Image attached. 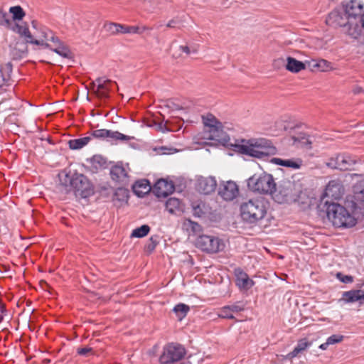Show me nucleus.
<instances>
[{"label":"nucleus","instance_id":"nucleus-53","mask_svg":"<svg viewBox=\"0 0 364 364\" xmlns=\"http://www.w3.org/2000/svg\"><path fill=\"white\" fill-rule=\"evenodd\" d=\"M168 123V121L166 122L165 124L163 122L155 123V125L156 127L157 130L161 131L162 132H168L170 129L166 127V124Z\"/></svg>","mask_w":364,"mask_h":364},{"label":"nucleus","instance_id":"nucleus-62","mask_svg":"<svg viewBox=\"0 0 364 364\" xmlns=\"http://www.w3.org/2000/svg\"><path fill=\"white\" fill-rule=\"evenodd\" d=\"M167 27H169V28H173L174 27V21H169L168 23H167Z\"/></svg>","mask_w":364,"mask_h":364},{"label":"nucleus","instance_id":"nucleus-34","mask_svg":"<svg viewBox=\"0 0 364 364\" xmlns=\"http://www.w3.org/2000/svg\"><path fill=\"white\" fill-rule=\"evenodd\" d=\"M203 122L205 126V129H208L215 126H220L221 122H219L215 116L211 114H208L205 116L202 117Z\"/></svg>","mask_w":364,"mask_h":364},{"label":"nucleus","instance_id":"nucleus-47","mask_svg":"<svg viewBox=\"0 0 364 364\" xmlns=\"http://www.w3.org/2000/svg\"><path fill=\"white\" fill-rule=\"evenodd\" d=\"M343 336L341 335H332L327 338V342L329 345H333L343 341Z\"/></svg>","mask_w":364,"mask_h":364},{"label":"nucleus","instance_id":"nucleus-20","mask_svg":"<svg viewBox=\"0 0 364 364\" xmlns=\"http://www.w3.org/2000/svg\"><path fill=\"white\" fill-rule=\"evenodd\" d=\"M341 301H343L346 303H353L359 301L360 304H364V290H350L344 291Z\"/></svg>","mask_w":364,"mask_h":364},{"label":"nucleus","instance_id":"nucleus-60","mask_svg":"<svg viewBox=\"0 0 364 364\" xmlns=\"http://www.w3.org/2000/svg\"><path fill=\"white\" fill-rule=\"evenodd\" d=\"M328 346H330V345L328 343V342L326 341L325 343L320 345L319 348H321V350H326L327 348L328 347Z\"/></svg>","mask_w":364,"mask_h":364},{"label":"nucleus","instance_id":"nucleus-22","mask_svg":"<svg viewBox=\"0 0 364 364\" xmlns=\"http://www.w3.org/2000/svg\"><path fill=\"white\" fill-rule=\"evenodd\" d=\"M353 199L356 205L364 208V180L358 181L353 186Z\"/></svg>","mask_w":364,"mask_h":364},{"label":"nucleus","instance_id":"nucleus-6","mask_svg":"<svg viewBox=\"0 0 364 364\" xmlns=\"http://www.w3.org/2000/svg\"><path fill=\"white\" fill-rule=\"evenodd\" d=\"M300 191V183L282 180L275 185L272 197L278 203H291L295 200L296 194Z\"/></svg>","mask_w":364,"mask_h":364},{"label":"nucleus","instance_id":"nucleus-13","mask_svg":"<svg viewBox=\"0 0 364 364\" xmlns=\"http://www.w3.org/2000/svg\"><path fill=\"white\" fill-rule=\"evenodd\" d=\"M343 186L339 180H332L329 181L325 189L323 196L321 198L322 202L331 198L333 200L340 199L344 194Z\"/></svg>","mask_w":364,"mask_h":364},{"label":"nucleus","instance_id":"nucleus-21","mask_svg":"<svg viewBox=\"0 0 364 364\" xmlns=\"http://www.w3.org/2000/svg\"><path fill=\"white\" fill-rule=\"evenodd\" d=\"M236 283L240 289H249L254 285V282L240 269H235Z\"/></svg>","mask_w":364,"mask_h":364},{"label":"nucleus","instance_id":"nucleus-39","mask_svg":"<svg viewBox=\"0 0 364 364\" xmlns=\"http://www.w3.org/2000/svg\"><path fill=\"white\" fill-rule=\"evenodd\" d=\"M179 206L180 200L176 198H170L166 202V209L171 213H173Z\"/></svg>","mask_w":364,"mask_h":364},{"label":"nucleus","instance_id":"nucleus-38","mask_svg":"<svg viewBox=\"0 0 364 364\" xmlns=\"http://www.w3.org/2000/svg\"><path fill=\"white\" fill-rule=\"evenodd\" d=\"M149 231V226L147 225H143L141 227L134 229L131 234V237L141 238L146 236Z\"/></svg>","mask_w":364,"mask_h":364},{"label":"nucleus","instance_id":"nucleus-40","mask_svg":"<svg viewBox=\"0 0 364 364\" xmlns=\"http://www.w3.org/2000/svg\"><path fill=\"white\" fill-rule=\"evenodd\" d=\"M318 70L321 72H327L333 69L330 62L324 59L318 60Z\"/></svg>","mask_w":364,"mask_h":364},{"label":"nucleus","instance_id":"nucleus-52","mask_svg":"<svg viewBox=\"0 0 364 364\" xmlns=\"http://www.w3.org/2000/svg\"><path fill=\"white\" fill-rule=\"evenodd\" d=\"M337 277L343 283L347 284L353 282V277L351 276L343 275L341 273H338Z\"/></svg>","mask_w":364,"mask_h":364},{"label":"nucleus","instance_id":"nucleus-51","mask_svg":"<svg viewBox=\"0 0 364 364\" xmlns=\"http://www.w3.org/2000/svg\"><path fill=\"white\" fill-rule=\"evenodd\" d=\"M139 31V28L136 26H124L122 33H136Z\"/></svg>","mask_w":364,"mask_h":364},{"label":"nucleus","instance_id":"nucleus-4","mask_svg":"<svg viewBox=\"0 0 364 364\" xmlns=\"http://www.w3.org/2000/svg\"><path fill=\"white\" fill-rule=\"evenodd\" d=\"M327 217L333 225L337 228H350L356 223L355 218L343 206L328 200L324 201Z\"/></svg>","mask_w":364,"mask_h":364},{"label":"nucleus","instance_id":"nucleus-54","mask_svg":"<svg viewBox=\"0 0 364 364\" xmlns=\"http://www.w3.org/2000/svg\"><path fill=\"white\" fill-rule=\"evenodd\" d=\"M46 41L52 42L53 43L54 47H55V46H57V45L63 43L62 41H60V39L57 36H54L53 33L50 36V39L47 40Z\"/></svg>","mask_w":364,"mask_h":364},{"label":"nucleus","instance_id":"nucleus-2","mask_svg":"<svg viewBox=\"0 0 364 364\" xmlns=\"http://www.w3.org/2000/svg\"><path fill=\"white\" fill-rule=\"evenodd\" d=\"M234 151L257 159H264L277 153L272 143L264 138L242 139L240 142L231 144Z\"/></svg>","mask_w":364,"mask_h":364},{"label":"nucleus","instance_id":"nucleus-9","mask_svg":"<svg viewBox=\"0 0 364 364\" xmlns=\"http://www.w3.org/2000/svg\"><path fill=\"white\" fill-rule=\"evenodd\" d=\"M196 245L202 250L215 253L223 248V243L218 238L210 235H201L196 240Z\"/></svg>","mask_w":364,"mask_h":364},{"label":"nucleus","instance_id":"nucleus-43","mask_svg":"<svg viewBox=\"0 0 364 364\" xmlns=\"http://www.w3.org/2000/svg\"><path fill=\"white\" fill-rule=\"evenodd\" d=\"M185 225L187 228H191L194 233H198L202 230L201 226L198 223L191 220H187L185 223Z\"/></svg>","mask_w":364,"mask_h":364},{"label":"nucleus","instance_id":"nucleus-10","mask_svg":"<svg viewBox=\"0 0 364 364\" xmlns=\"http://www.w3.org/2000/svg\"><path fill=\"white\" fill-rule=\"evenodd\" d=\"M91 137L107 141L114 142L117 141H129L132 137L122 134L117 131H112L106 129L93 130L91 132Z\"/></svg>","mask_w":364,"mask_h":364},{"label":"nucleus","instance_id":"nucleus-41","mask_svg":"<svg viewBox=\"0 0 364 364\" xmlns=\"http://www.w3.org/2000/svg\"><path fill=\"white\" fill-rule=\"evenodd\" d=\"M218 316L223 318L234 319L235 317L230 311L229 306L221 308L218 312Z\"/></svg>","mask_w":364,"mask_h":364},{"label":"nucleus","instance_id":"nucleus-37","mask_svg":"<svg viewBox=\"0 0 364 364\" xmlns=\"http://www.w3.org/2000/svg\"><path fill=\"white\" fill-rule=\"evenodd\" d=\"M190 310V307L184 304H178L173 308V311L179 319L184 318Z\"/></svg>","mask_w":364,"mask_h":364},{"label":"nucleus","instance_id":"nucleus-32","mask_svg":"<svg viewBox=\"0 0 364 364\" xmlns=\"http://www.w3.org/2000/svg\"><path fill=\"white\" fill-rule=\"evenodd\" d=\"M48 48H50L53 52L65 58H70L71 57L70 50L67 46L64 45L63 43L57 45V46L54 48H51V46L50 45Z\"/></svg>","mask_w":364,"mask_h":364},{"label":"nucleus","instance_id":"nucleus-27","mask_svg":"<svg viewBox=\"0 0 364 364\" xmlns=\"http://www.w3.org/2000/svg\"><path fill=\"white\" fill-rule=\"evenodd\" d=\"M27 43L25 42H16L11 48V54L14 59L23 58L28 53Z\"/></svg>","mask_w":364,"mask_h":364},{"label":"nucleus","instance_id":"nucleus-49","mask_svg":"<svg viewBox=\"0 0 364 364\" xmlns=\"http://www.w3.org/2000/svg\"><path fill=\"white\" fill-rule=\"evenodd\" d=\"M310 346L311 343L308 342L306 339H301L298 342L295 347H296L300 350V352L302 353Z\"/></svg>","mask_w":364,"mask_h":364},{"label":"nucleus","instance_id":"nucleus-1","mask_svg":"<svg viewBox=\"0 0 364 364\" xmlns=\"http://www.w3.org/2000/svg\"><path fill=\"white\" fill-rule=\"evenodd\" d=\"M343 10H333L326 20V23L333 27H341L342 31L353 38L357 39L364 31V14L363 4L357 0H351L343 6Z\"/></svg>","mask_w":364,"mask_h":364},{"label":"nucleus","instance_id":"nucleus-50","mask_svg":"<svg viewBox=\"0 0 364 364\" xmlns=\"http://www.w3.org/2000/svg\"><path fill=\"white\" fill-rule=\"evenodd\" d=\"M158 244L157 237H151L149 242L146 245V248L149 252H152Z\"/></svg>","mask_w":364,"mask_h":364},{"label":"nucleus","instance_id":"nucleus-15","mask_svg":"<svg viewBox=\"0 0 364 364\" xmlns=\"http://www.w3.org/2000/svg\"><path fill=\"white\" fill-rule=\"evenodd\" d=\"M218 193L225 200H232L239 194L238 186L232 181L225 182L220 185Z\"/></svg>","mask_w":364,"mask_h":364},{"label":"nucleus","instance_id":"nucleus-55","mask_svg":"<svg viewBox=\"0 0 364 364\" xmlns=\"http://www.w3.org/2000/svg\"><path fill=\"white\" fill-rule=\"evenodd\" d=\"M306 63L308 64L309 67L311 68V70H318V60H312L311 61H306Z\"/></svg>","mask_w":364,"mask_h":364},{"label":"nucleus","instance_id":"nucleus-61","mask_svg":"<svg viewBox=\"0 0 364 364\" xmlns=\"http://www.w3.org/2000/svg\"><path fill=\"white\" fill-rule=\"evenodd\" d=\"M31 25H32V27L34 28V29H36L38 30V23L36 21L33 20L31 21Z\"/></svg>","mask_w":364,"mask_h":364},{"label":"nucleus","instance_id":"nucleus-8","mask_svg":"<svg viewBox=\"0 0 364 364\" xmlns=\"http://www.w3.org/2000/svg\"><path fill=\"white\" fill-rule=\"evenodd\" d=\"M186 354L185 348L178 343H171L166 345L159 357L161 364H177Z\"/></svg>","mask_w":364,"mask_h":364},{"label":"nucleus","instance_id":"nucleus-16","mask_svg":"<svg viewBox=\"0 0 364 364\" xmlns=\"http://www.w3.org/2000/svg\"><path fill=\"white\" fill-rule=\"evenodd\" d=\"M111 178L113 181L121 183L123 186L129 183L128 171L122 164H116L110 169Z\"/></svg>","mask_w":364,"mask_h":364},{"label":"nucleus","instance_id":"nucleus-46","mask_svg":"<svg viewBox=\"0 0 364 364\" xmlns=\"http://www.w3.org/2000/svg\"><path fill=\"white\" fill-rule=\"evenodd\" d=\"M41 32V37L43 38L42 40L47 43L46 41L50 39V36L52 33V31L45 27H41L39 28Z\"/></svg>","mask_w":364,"mask_h":364},{"label":"nucleus","instance_id":"nucleus-24","mask_svg":"<svg viewBox=\"0 0 364 364\" xmlns=\"http://www.w3.org/2000/svg\"><path fill=\"white\" fill-rule=\"evenodd\" d=\"M272 161L277 165L289 167L293 169H299L303 165V161L301 159H282L274 158Z\"/></svg>","mask_w":364,"mask_h":364},{"label":"nucleus","instance_id":"nucleus-45","mask_svg":"<svg viewBox=\"0 0 364 364\" xmlns=\"http://www.w3.org/2000/svg\"><path fill=\"white\" fill-rule=\"evenodd\" d=\"M107 29L112 33H122V31L124 29V26L117 23H109L107 26Z\"/></svg>","mask_w":364,"mask_h":364},{"label":"nucleus","instance_id":"nucleus-25","mask_svg":"<svg viewBox=\"0 0 364 364\" xmlns=\"http://www.w3.org/2000/svg\"><path fill=\"white\" fill-rule=\"evenodd\" d=\"M293 144L298 147H302L306 149H311L313 140L311 137L306 134L300 133L296 136L291 137Z\"/></svg>","mask_w":364,"mask_h":364},{"label":"nucleus","instance_id":"nucleus-59","mask_svg":"<svg viewBox=\"0 0 364 364\" xmlns=\"http://www.w3.org/2000/svg\"><path fill=\"white\" fill-rule=\"evenodd\" d=\"M0 312L1 314H4L6 312V306L4 304L0 301Z\"/></svg>","mask_w":364,"mask_h":364},{"label":"nucleus","instance_id":"nucleus-42","mask_svg":"<svg viewBox=\"0 0 364 364\" xmlns=\"http://www.w3.org/2000/svg\"><path fill=\"white\" fill-rule=\"evenodd\" d=\"M12 72V64L10 62L5 63L4 65H1L0 67V73L4 75H8V79L10 80L11 79V73Z\"/></svg>","mask_w":364,"mask_h":364},{"label":"nucleus","instance_id":"nucleus-56","mask_svg":"<svg viewBox=\"0 0 364 364\" xmlns=\"http://www.w3.org/2000/svg\"><path fill=\"white\" fill-rule=\"evenodd\" d=\"M299 353H301L300 350L296 347H295L291 352L287 354V357L289 359H291L296 357Z\"/></svg>","mask_w":364,"mask_h":364},{"label":"nucleus","instance_id":"nucleus-48","mask_svg":"<svg viewBox=\"0 0 364 364\" xmlns=\"http://www.w3.org/2000/svg\"><path fill=\"white\" fill-rule=\"evenodd\" d=\"M77 351L79 355L85 357H88L92 354V348L90 347L78 348Z\"/></svg>","mask_w":364,"mask_h":364},{"label":"nucleus","instance_id":"nucleus-58","mask_svg":"<svg viewBox=\"0 0 364 364\" xmlns=\"http://www.w3.org/2000/svg\"><path fill=\"white\" fill-rule=\"evenodd\" d=\"M179 48L181 50L186 53V54H189L191 53L190 48L186 46H180Z\"/></svg>","mask_w":364,"mask_h":364},{"label":"nucleus","instance_id":"nucleus-36","mask_svg":"<svg viewBox=\"0 0 364 364\" xmlns=\"http://www.w3.org/2000/svg\"><path fill=\"white\" fill-rule=\"evenodd\" d=\"M9 12L13 15V22L14 21H21L23 18L26 14L20 6H11L9 9Z\"/></svg>","mask_w":364,"mask_h":364},{"label":"nucleus","instance_id":"nucleus-57","mask_svg":"<svg viewBox=\"0 0 364 364\" xmlns=\"http://www.w3.org/2000/svg\"><path fill=\"white\" fill-rule=\"evenodd\" d=\"M9 81L8 75H4L0 73V87L6 84Z\"/></svg>","mask_w":364,"mask_h":364},{"label":"nucleus","instance_id":"nucleus-17","mask_svg":"<svg viewBox=\"0 0 364 364\" xmlns=\"http://www.w3.org/2000/svg\"><path fill=\"white\" fill-rule=\"evenodd\" d=\"M112 83L116 84L105 77H98L92 82V89L99 97L107 98L109 96V85Z\"/></svg>","mask_w":364,"mask_h":364},{"label":"nucleus","instance_id":"nucleus-23","mask_svg":"<svg viewBox=\"0 0 364 364\" xmlns=\"http://www.w3.org/2000/svg\"><path fill=\"white\" fill-rule=\"evenodd\" d=\"M286 61L285 68L291 73H297L306 69L305 63L297 60L292 57H287Z\"/></svg>","mask_w":364,"mask_h":364},{"label":"nucleus","instance_id":"nucleus-3","mask_svg":"<svg viewBox=\"0 0 364 364\" xmlns=\"http://www.w3.org/2000/svg\"><path fill=\"white\" fill-rule=\"evenodd\" d=\"M242 219L249 223H255L262 220L267 214V203L262 197L250 198L240 205Z\"/></svg>","mask_w":364,"mask_h":364},{"label":"nucleus","instance_id":"nucleus-11","mask_svg":"<svg viewBox=\"0 0 364 364\" xmlns=\"http://www.w3.org/2000/svg\"><path fill=\"white\" fill-rule=\"evenodd\" d=\"M200 139L214 140L223 145L227 144L230 141L229 136L223 131L222 123L220 126H215L214 127L205 129L203 136L198 137Z\"/></svg>","mask_w":364,"mask_h":364},{"label":"nucleus","instance_id":"nucleus-7","mask_svg":"<svg viewBox=\"0 0 364 364\" xmlns=\"http://www.w3.org/2000/svg\"><path fill=\"white\" fill-rule=\"evenodd\" d=\"M275 185L273 176L264 172L255 173L247 180L248 188L259 193L272 195Z\"/></svg>","mask_w":364,"mask_h":364},{"label":"nucleus","instance_id":"nucleus-19","mask_svg":"<svg viewBox=\"0 0 364 364\" xmlns=\"http://www.w3.org/2000/svg\"><path fill=\"white\" fill-rule=\"evenodd\" d=\"M216 186V180L213 177L202 178L198 183V190L204 194L213 192Z\"/></svg>","mask_w":364,"mask_h":364},{"label":"nucleus","instance_id":"nucleus-14","mask_svg":"<svg viewBox=\"0 0 364 364\" xmlns=\"http://www.w3.org/2000/svg\"><path fill=\"white\" fill-rule=\"evenodd\" d=\"M356 164V160L350 155L338 154L335 159H331L327 165L333 168L341 171L351 170Z\"/></svg>","mask_w":364,"mask_h":364},{"label":"nucleus","instance_id":"nucleus-31","mask_svg":"<svg viewBox=\"0 0 364 364\" xmlns=\"http://www.w3.org/2000/svg\"><path fill=\"white\" fill-rule=\"evenodd\" d=\"M129 190L124 187L117 188L113 195V200L127 202L129 198Z\"/></svg>","mask_w":364,"mask_h":364},{"label":"nucleus","instance_id":"nucleus-33","mask_svg":"<svg viewBox=\"0 0 364 364\" xmlns=\"http://www.w3.org/2000/svg\"><path fill=\"white\" fill-rule=\"evenodd\" d=\"M15 23L5 11L0 10V26L12 31Z\"/></svg>","mask_w":364,"mask_h":364},{"label":"nucleus","instance_id":"nucleus-35","mask_svg":"<svg viewBox=\"0 0 364 364\" xmlns=\"http://www.w3.org/2000/svg\"><path fill=\"white\" fill-rule=\"evenodd\" d=\"M90 163L96 170L103 168L107 164L106 159L101 155H95L90 159Z\"/></svg>","mask_w":364,"mask_h":364},{"label":"nucleus","instance_id":"nucleus-18","mask_svg":"<svg viewBox=\"0 0 364 364\" xmlns=\"http://www.w3.org/2000/svg\"><path fill=\"white\" fill-rule=\"evenodd\" d=\"M174 191V185L165 179L158 180L154 186V192L157 197H166Z\"/></svg>","mask_w":364,"mask_h":364},{"label":"nucleus","instance_id":"nucleus-29","mask_svg":"<svg viewBox=\"0 0 364 364\" xmlns=\"http://www.w3.org/2000/svg\"><path fill=\"white\" fill-rule=\"evenodd\" d=\"M92 139L91 136L71 139L68 141L69 147L73 150H78L86 146Z\"/></svg>","mask_w":364,"mask_h":364},{"label":"nucleus","instance_id":"nucleus-30","mask_svg":"<svg viewBox=\"0 0 364 364\" xmlns=\"http://www.w3.org/2000/svg\"><path fill=\"white\" fill-rule=\"evenodd\" d=\"M149 190L150 186L146 180L137 181L133 185V191L139 196L143 193H148Z\"/></svg>","mask_w":364,"mask_h":364},{"label":"nucleus","instance_id":"nucleus-12","mask_svg":"<svg viewBox=\"0 0 364 364\" xmlns=\"http://www.w3.org/2000/svg\"><path fill=\"white\" fill-rule=\"evenodd\" d=\"M12 31L20 35V36L23 37L25 38L26 43L41 46L44 48L50 47V44L48 43H46L43 40L33 38V36L30 32L28 26L26 23H23L22 24H18L17 23H14Z\"/></svg>","mask_w":364,"mask_h":364},{"label":"nucleus","instance_id":"nucleus-44","mask_svg":"<svg viewBox=\"0 0 364 364\" xmlns=\"http://www.w3.org/2000/svg\"><path fill=\"white\" fill-rule=\"evenodd\" d=\"M230 311H232V315L234 314L240 312L244 310L245 306L242 302H237L232 305H228Z\"/></svg>","mask_w":364,"mask_h":364},{"label":"nucleus","instance_id":"nucleus-28","mask_svg":"<svg viewBox=\"0 0 364 364\" xmlns=\"http://www.w3.org/2000/svg\"><path fill=\"white\" fill-rule=\"evenodd\" d=\"M210 213V208L205 203L200 202L193 205V215L198 218H205Z\"/></svg>","mask_w":364,"mask_h":364},{"label":"nucleus","instance_id":"nucleus-63","mask_svg":"<svg viewBox=\"0 0 364 364\" xmlns=\"http://www.w3.org/2000/svg\"><path fill=\"white\" fill-rule=\"evenodd\" d=\"M360 51L363 54H364V45L361 46Z\"/></svg>","mask_w":364,"mask_h":364},{"label":"nucleus","instance_id":"nucleus-5","mask_svg":"<svg viewBox=\"0 0 364 364\" xmlns=\"http://www.w3.org/2000/svg\"><path fill=\"white\" fill-rule=\"evenodd\" d=\"M60 181L65 186H70L75 194L82 198H87L93 193L90 181L82 173H66Z\"/></svg>","mask_w":364,"mask_h":364},{"label":"nucleus","instance_id":"nucleus-26","mask_svg":"<svg viewBox=\"0 0 364 364\" xmlns=\"http://www.w3.org/2000/svg\"><path fill=\"white\" fill-rule=\"evenodd\" d=\"M311 198L307 190H303L302 186L300 183V191L296 193L295 200L293 203H297L299 205H302L303 208L308 207L311 204Z\"/></svg>","mask_w":364,"mask_h":364},{"label":"nucleus","instance_id":"nucleus-64","mask_svg":"<svg viewBox=\"0 0 364 364\" xmlns=\"http://www.w3.org/2000/svg\"><path fill=\"white\" fill-rule=\"evenodd\" d=\"M3 318H4V314H1L0 315V323L3 321Z\"/></svg>","mask_w":364,"mask_h":364}]
</instances>
